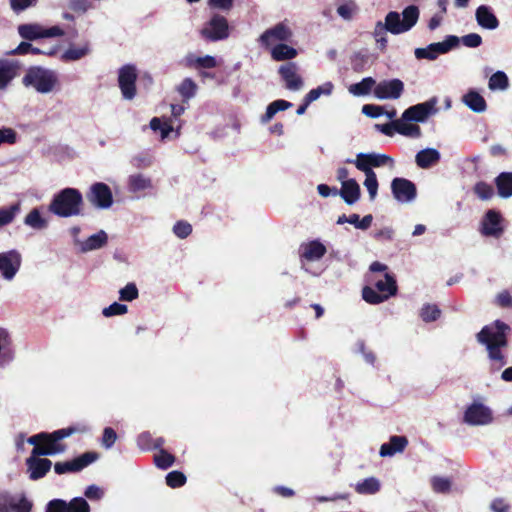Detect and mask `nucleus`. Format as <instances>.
I'll return each mask as SVG.
<instances>
[{
  "label": "nucleus",
  "mask_w": 512,
  "mask_h": 512,
  "mask_svg": "<svg viewBox=\"0 0 512 512\" xmlns=\"http://www.w3.org/2000/svg\"><path fill=\"white\" fill-rule=\"evenodd\" d=\"M201 35L209 41L224 40L229 37V25L227 19L215 14L207 25L201 30Z\"/></svg>",
  "instance_id": "f8f14e48"
},
{
  "label": "nucleus",
  "mask_w": 512,
  "mask_h": 512,
  "mask_svg": "<svg viewBox=\"0 0 512 512\" xmlns=\"http://www.w3.org/2000/svg\"><path fill=\"white\" fill-rule=\"evenodd\" d=\"M25 87H33L39 93H49L57 83V77L53 71L40 66L30 67L22 78Z\"/></svg>",
  "instance_id": "423d86ee"
},
{
  "label": "nucleus",
  "mask_w": 512,
  "mask_h": 512,
  "mask_svg": "<svg viewBox=\"0 0 512 512\" xmlns=\"http://www.w3.org/2000/svg\"><path fill=\"white\" fill-rule=\"evenodd\" d=\"M117 440V433L111 427H106L103 430L101 444L106 449H110Z\"/></svg>",
  "instance_id": "bf43d9fd"
},
{
  "label": "nucleus",
  "mask_w": 512,
  "mask_h": 512,
  "mask_svg": "<svg viewBox=\"0 0 512 512\" xmlns=\"http://www.w3.org/2000/svg\"><path fill=\"white\" fill-rule=\"evenodd\" d=\"M440 160V153L434 148H426L416 154L415 161L418 167L427 169Z\"/></svg>",
  "instance_id": "cd10ccee"
},
{
  "label": "nucleus",
  "mask_w": 512,
  "mask_h": 512,
  "mask_svg": "<svg viewBox=\"0 0 512 512\" xmlns=\"http://www.w3.org/2000/svg\"><path fill=\"white\" fill-rule=\"evenodd\" d=\"M380 488V481L375 477H369L358 482L355 486V491L360 495H373L379 492Z\"/></svg>",
  "instance_id": "72a5a7b5"
},
{
  "label": "nucleus",
  "mask_w": 512,
  "mask_h": 512,
  "mask_svg": "<svg viewBox=\"0 0 512 512\" xmlns=\"http://www.w3.org/2000/svg\"><path fill=\"white\" fill-rule=\"evenodd\" d=\"M437 103V97H432L423 103L410 106L403 112L402 119L404 121L424 122L430 115L438 112Z\"/></svg>",
  "instance_id": "9b49d317"
},
{
  "label": "nucleus",
  "mask_w": 512,
  "mask_h": 512,
  "mask_svg": "<svg viewBox=\"0 0 512 512\" xmlns=\"http://www.w3.org/2000/svg\"><path fill=\"white\" fill-rule=\"evenodd\" d=\"M393 159L386 154L359 153L354 164L356 168L364 173H371L373 167H381L386 164L393 165Z\"/></svg>",
  "instance_id": "dca6fc26"
},
{
  "label": "nucleus",
  "mask_w": 512,
  "mask_h": 512,
  "mask_svg": "<svg viewBox=\"0 0 512 512\" xmlns=\"http://www.w3.org/2000/svg\"><path fill=\"white\" fill-rule=\"evenodd\" d=\"M17 141V133L12 128L0 129V146L4 143L15 144Z\"/></svg>",
  "instance_id": "338daca9"
},
{
  "label": "nucleus",
  "mask_w": 512,
  "mask_h": 512,
  "mask_svg": "<svg viewBox=\"0 0 512 512\" xmlns=\"http://www.w3.org/2000/svg\"><path fill=\"white\" fill-rule=\"evenodd\" d=\"M290 107H292V103L287 100H275L267 106L266 112L261 117V121L263 123H267L275 116L277 112L284 111Z\"/></svg>",
  "instance_id": "4c0bfd02"
},
{
  "label": "nucleus",
  "mask_w": 512,
  "mask_h": 512,
  "mask_svg": "<svg viewBox=\"0 0 512 512\" xmlns=\"http://www.w3.org/2000/svg\"><path fill=\"white\" fill-rule=\"evenodd\" d=\"M139 296L138 288L135 283H128L119 291V299L121 301H133Z\"/></svg>",
  "instance_id": "3c124183"
},
{
  "label": "nucleus",
  "mask_w": 512,
  "mask_h": 512,
  "mask_svg": "<svg viewBox=\"0 0 512 512\" xmlns=\"http://www.w3.org/2000/svg\"><path fill=\"white\" fill-rule=\"evenodd\" d=\"M404 91V83L397 78L391 80H383L376 84L373 93L376 98L384 99H398Z\"/></svg>",
  "instance_id": "a211bd4d"
},
{
  "label": "nucleus",
  "mask_w": 512,
  "mask_h": 512,
  "mask_svg": "<svg viewBox=\"0 0 512 512\" xmlns=\"http://www.w3.org/2000/svg\"><path fill=\"white\" fill-rule=\"evenodd\" d=\"M475 15L478 25L482 28L493 30L499 26V20L488 6H479Z\"/></svg>",
  "instance_id": "b1692460"
},
{
  "label": "nucleus",
  "mask_w": 512,
  "mask_h": 512,
  "mask_svg": "<svg viewBox=\"0 0 512 512\" xmlns=\"http://www.w3.org/2000/svg\"><path fill=\"white\" fill-rule=\"evenodd\" d=\"M338 194L342 197L346 204L352 205L360 198V186L355 179L346 180V182L342 184Z\"/></svg>",
  "instance_id": "5701e85b"
},
{
  "label": "nucleus",
  "mask_w": 512,
  "mask_h": 512,
  "mask_svg": "<svg viewBox=\"0 0 512 512\" xmlns=\"http://www.w3.org/2000/svg\"><path fill=\"white\" fill-rule=\"evenodd\" d=\"M509 86V79L503 71H497L491 75L488 87L490 90H505Z\"/></svg>",
  "instance_id": "79ce46f5"
},
{
  "label": "nucleus",
  "mask_w": 512,
  "mask_h": 512,
  "mask_svg": "<svg viewBox=\"0 0 512 512\" xmlns=\"http://www.w3.org/2000/svg\"><path fill=\"white\" fill-rule=\"evenodd\" d=\"M332 87L331 83H327L325 86H319L312 89L305 95L304 100L310 105V103L317 100L321 94H330Z\"/></svg>",
  "instance_id": "603ef678"
},
{
  "label": "nucleus",
  "mask_w": 512,
  "mask_h": 512,
  "mask_svg": "<svg viewBox=\"0 0 512 512\" xmlns=\"http://www.w3.org/2000/svg\"><path fill=\"white\" fill-rule=\"evenodd\" d=\"M108 242V236L105 231L100 230L99 232L88 237L81 246L83 252L97 250L104 247Z\"/></svg>",
  "instance_id": "473e14b6"
},
{
  "label": "nucleus",
  "mask_w": 512,
  "mask_h": 512,
  "mask_svg": "<svg viewBox=\"0 0 512 512\" xmlns=\"http://www.w3.org/2000/svg\"><path fill=\"white\" fill-rule=\"evenodd\" d=\"M463 102L467 105L473 112L482 113L487 108V103L484 97L475 90L468 91L463 96Z\"/></svg>",
  "instance_id": "c85d7f7f"
},
{
  "label": "nucleus",
  "mask_w": 512,
  "mask_h": 512,
  "mask_svg": "<svg viewBox=\"0 0 512 512\" xmlns=\"http://www.w3.org/2000/svg\"><path fill=\"white\" fill-rule=\"evenodd\" d=\"M419 14V8L415 5H410L403 10L402 20L398 12L390 11L385 17V24L382 25L381 22H378L376 30L378 28L381 30L386 29L395 35L407 32L417 23Z\"/></svg>",
  "instance_id": "39448f33"
},
{
  "label": "nucleus",
  "mask_w": 512,
  "mask_h": 512,
  "mask_svg": "<svg viewBox=\"0 0 512 512\" xmlns=\"http://www.w3.org/2000/svg\"><path fill=\"white\" fill-rule=\"evenodd\" d=\"M375 86V79L372 77H366L360 82L350 85L348 90L354 96H365L368 95Z\"/></svg>",
  "instance_id": "c9c22d12"
},
{
  "label": "nucleus",
  "mask_w": 512,
  "mask_h": 512,
  "mask_svg": "<svg viewBox=\"0 0 512 512\" xmlns=\"http://www.w3.org/2000/svg\"><path fill=\"white\" fill-rule=\"evenodd\" d=\"M150 128L153 131H160L162 139L168 137L170 132L173 130V127L169 123H162L161 120L157 117H154L150 121Z\"/></svg>",
  "instance_id": "5fc2aeb1"
},
{
  "label": "nucleus",
  "mask_w": 512,
  "mask_h": 512,
  "mask_svg": "<svg viewBox=\"0 0 512 512\" xmlns=\"http://www.w3.org/2000/svg\"><path fill=\"white\" fill-rule=\"evenodd\" d=\"M68 7L75 13L84 14L93 7L91 0H70Z\"/></svg>",
  "instance_id": "6e6d98bb"
},
{
  "label": "nucleus",
  "mask_w": 512,
  "mask_h": 512,
  "mask_svg": "<svg viewBox=\"0 0 512 512\" xmlns=\"http://www.w3.org/2000/svg\"><path fill=\"white\" fill-rule=\"evenodd\" d=\"M510 330L508 324L501 320H495L492 324L484 326L476 335L477 341L485 345L489 359L498 362L500 366L507 363L501 349L508 346L507 334Z\"/></svg>",
  "instance_id": "f257e3e1"
},
{
  "label": "nucleus",
  "mask_w": 512,
  "mask_h": 512,
  "mask_svg": "<svg viewBox=\"0 0 512 512\" xmlns=\"http://www.w3.org/2000/svg\"><path fill=\"white\" fill-rule=\"evenodd\" d=\"M186 480V476L181 471H171L166 475V484L171 488L182 487Z\"/></svg>",
  "instance_id": "8fccbe9b"
},
{
  "label": "nucleus",
  "mask_w": 512,
  "mask_h": 512,
  "mask_svg": "<svg viewBox=\"0 0 512 512\" xmlns=\"http://www.w3.org/2000/svg\"><path fill=\"white\" fill-rule=\"evenodd\" d=\"M36 3L37 0H10V7L14 13L19 14Z\"/></svg>",
  "instance_id": "e2e57ef3"
},
{
  "label": "nucleus",
  "mask_w": 512,
  "mask_h": 512,
  "mask_svg": "<svg viewBox=\"0 0 512 512\" xmlns=\"http://www.w3.org/2000/svg\"><path fill=\"white\" fill-rule=\"evenodd\" d=\"M408 445V439L405 436H391L388 443H384L380 447V455L382 457L393 456L398 452L404 451Z\"/></svg>",
  "instance_id": "393cba45"
},
{
  "label": "nucleus",
  "mask_w": 512,
  "mask_h": 512,
  "mask_svg": "<svg viewBox=\"0 0 512 512\" xmlns=\"http://www.w3.org/2000/svg\"><path fill=\"white\" fill-rule=\"evenodd\" d=\"M90 51L89 45L85 44L81 47L70 46L61 56L64 62L77 61L85 57Z\"/></svg>",
  "instance_id": "a19ab883"
},
{
  "label": "nucleus",
  "mask_w": 512,
  "mask_h": 512,
  "mask_svg": "<svg viewBox=\"0 0 512 512\" xmlns=\"http://www.w3.org/2000/svg\"><path fill=\"white\" fill-rule=\"evenodd\" d=\"M151 186V179L143 174L130 175L128 178V189L130 192L136 193L151 188Z\"/></svg>",
  "instance_id": "58836bf2"
},
{
  "label": "nucleus",
  "mask_w": 512,
  "mask_h": 512,
  "mask_svg": "<svg viewBox=\"0 0 512 512\" xmlns=\"http://www.w3.org/2000/svg\"><path fill=\"white\" fill-rule=\"evenodd\" d=\"M372 221L373 216L371 214H367L362 219H360V216L354 213L349 216H346L345 214L340 215L336 223L339 225L349 223L354 225L355 228L357 229L367 230L368 228H370Z\"/></svg>",
  "instance_id": "bb28decb"
},
{
  "label": "nucleus",
  "mask_w": 512,
  "mask_h": 512,
  "mask_svg": "<svg viewBox=\"0 0 512 512\" xmlns=\"http://www.w3.org/2000/svg\"><path fill=\"white\" fill-rule=\"evenodd\" d=\"M86 431L87 427L82 425L69 426L53 431L52 433L43 432L44 437L41 440V446L39 448H33L32 454L34 456H46L63 453L66 450V445L60 442L62 439L74 433H84Z\"/></svg>",
  "instance_id": "7ed1b4c3"
},
{
  "label": "nucleus",
  "mask_w": 512,
  "mask_h": 512,
  "mask_svg": "<svg viewBox=\"0 0 512 512\" xmlns=\"http://www.w3.org/2000/svg\"><path fill=\"white\" fill-rule=\"evenodd\" d=\"M480 232L487 237L500 238L504 233L501 213L494 209L488 210L482 218Z\"/></svg>",
  "instance_id": "4468645a"
},
{
  "label": "nucleus",
  "mask_w": 512,
  "mask_h": 512,
  "mask_svg": "<svg viewBox=\"0 0 512 512\" xmlns=\"http://www.w3.org/2000/svg\"><path fill=\"white\" fill-rule=\"evenodd\" d=\"M459 39L464 46L469 48H477L482 44V37L477 33H470Z\"/></svg>",
  "instance_id": "0e129e2a"
},
{
  "label": "nucleus",
  "mask_w": 512,
  "mask_h": 512,
  "mask_svg": "<svg viewBox=\"0 0 512 512\" xmlns=\"http://www.w3.org/2000/svg\"><path fill=\"white\" fill-rule=\"evenodd\" d=\"M391 192L398 202H411L417 196L416 185L409 179L396 177L391 182Z\"/></svg>",
  "instance_id": "f3484780"
},
{
  "label": "nucleus",
  "mask_w": 512,
  "mask_h": 512,
  "mask_svg": "<svg viewBox=\"0 0 512 512\" xmlns=\"http://www.w3.org/2000/svg\"><path fill=\"white\" fill-rule=\"evenodd\" d=\"M498 195L502 198L512 196V172H501L495 178Z\"/></svg>",
  "instance_id": "2f4dec72"
},
{
  "label": "nucleus",
  "mask_w": 512,
  "mask_h": 512,
  "mask_svg": "<svg viewBox=\"0 0 512 512\" xmlns=\"http://www.w3.org/2000/svg\"><path fill=\"white\" fill-rule=\"evenodd\" d=\"M408 121L396 120V132L407 137L418 138L421 136V129L418 125L407 123Z\"/></svg>",
  "instance_id": "ea45409f"
},
{
  "label": "nucleus",
  "mask_w": 512,
  "mask_h": 512,
  "mask_svg": "<svg viewBox=\"0 0 512 512\" xmlns=\"http://www.w3.org/2000/svg\"><path fill=\"white\" fill-rule=\"evenodd\" d=\"M83 205L82 193L76 188L67 187L53 195L48 211L58 217L68 218L81 215Z\"/></svg>",
  "instance_id": "f03ea898"
},
{
  "label": "nucleus",
  "mask_w": 512,
  "mask_h": 512,
  "mask_svg": "<svg viewBox=\"0 0 512 512\" xmlns=\"http://www.w3.org/2000/svg\"><path fill=\"white\" fill-rule=\"evenodd\" d=\"M20 211V203H15L9 208L0 209V228L4 225L11 223L16 214Z\"/></svg>",
  "instance_id": "c03bdc74"
},
{
  "label": "nucleus",
  "mask_w": 512,
  "mask_h": 512,
  "mask_svg": "<svg viewBox=\"0 0 512 512\" xmlns=\"http://www.w3.org/2000/svg\"><path fill=\"white\" fill-rule=\"evenodd\" d=\"M57 52L56 47H52L49 49H40L38 47H34L29 42H21L15 49L7 52L8 55H26V54H34V55H48V56H54Z\"/></svg>",
  "instance_id": "a878e982"
},
{
  "label": "nucleus",
  "mask_w": 512,
  "mask_h": 512,
  "mask_svg": "<svg viewBox=\"0 0 512 512\" xmlns=\"http://www.w3.org/2000/svg\"><path fill=\"white\" fill-rule=\"evenodd\" d=\"M271 57L274 61H288L294 59L298 52L292 46L285 43H279L271 48Z\"/></svg>",
  "instance_id": "7c9ffc66"
},
{
  "label": "nucleus",
  "mask_w": 512,
  "mask_h": 512,
  "mask_svg": "<svg viewBox=\"0 0 512 512\" xmlns=\"http://www.w3.org/2000/svg\"><path fill=\"white\" fill-rule=\"evenodd\" d=\"M364 174H365L364 186L366 187V189L369 193L370 200H374L377 195L378 186H379L377 176H376L375 172L364 173Z\"/></svg>",
  "instance_id": "09e8293b"
},
{
  "label": "nucleus",
  "mask_w": 512,
  "mask_h": 512,
  "mask_svg": "<svg viewBox=\"0 0 512 512\" xmlns=\"http://www.w3.org/2000/svg\"><path fill=\"white\" fill-rule=\"evenodd\" d=\"M67 502L63 499H52L45 507V512H68Z\"/></svg>",
  "instance_id": "680f3d73"
},
{
  "label": "nucleus",
  "mask_w": 512,
  "mask_h": 512,
  "mask_svg": "<svg viewBox=\"0 0 512 512\" xmlns=\"http://www.w3.org/2000/svg\"><path fill=\"white\" fill-rule=\"evenodd\" d=\"M26 465L31 480L43 478L51 469L52 462L47 458H39V456H31L26 459Z\"/></svg>",
  "instance_id": "412c9836"
},
{
  "label": "nucleus",
  "mask_w": 512,
  "mask_h": 512,
  "mask_svg": "<svg viewBox=\"0 0 512 512\" xmlns=\"http://www.w3.org/2000/svg\"><path fill=\"white\" fill-rule=\"evenodd\" d=\"M278 73L285 83V87L292 91H297L303 86V79L299 74V67L295 62H287L281 65Z\"/></svg>",
  "instance_id": "6ab92c4d"
},
{
  "label": "nucleus",
  "mask_w": 512,
  "mask_h": 512,
  "mask_svg": "<svg viewBox=\"0 0 512 512\" xmlns=\"http://www.w3.org/2000/svg\"><path fill=\"white\" fill-rule=\"evenodd\" d=\"M196 91L197 85L191 78H185L178 87V92L185 100L192 98Z\"/></svg>",
  "instance_id": "49530a36"
},
{
  "label": "nucleus",
  "mask_w": 512,
  "mask_h": 512,
  "mask_svg": "<svg viewBox=\"0 0 512 512\" xmlns=\"http://www.w3.org/2000/svg\"><path fill=\"white\" fill-rule=\"evenodd\" d=\"M33 503L22 495L18 500L14 499L13 511L15 512H31Z\"/></svg>",
  "instance_id": "69168bd1"
},
{
  "label": "nucleus",
  "mask_w": 512,
  "mask_h": 512,
  "mask_svg": "<svg viewBox=\"0 0 512 512\" xmlns=\"http://www.w3.org/2000/svg\"><path fill=\"white\" fill-rule=\"evenodd\" d=\"M17 69V62L0 60V89L6 88L9 82L16 76Z\"/></svg>",
  "instance_id": "c756f323"
},
{
  "label": "nucleus",
  "mask_w": 512,
  "mask_h": 512,
  "mask_svg": "<svg viewBox=\"0 0 512 512\" xmlns=\"http://www.w3.org/2000/svg\"><path fill=\"white\" fill-rule=\"evenodd\" d=\"M441 314V310L436 305H424L420 311V316L424 322L436 321Z\"/></svg>",
  "instance_id": "de8ad7c7"
},
{
  "label": "nucleus",
  "mask_w": 512,
  "mask_h": 512,
  "mask_svg": "<svg viewBox=\"0 0 512 512\" xmlns=\"http://www.w3.org/2000/svg\"><path fill=\"white\" fill-rule=\"evenodd\" d=\"M68 512H90L88 502L82 497H75L67 502Z\"/></svg>",
  "instance_id": "864d4df0"
},
{
  "label": "nucleus",
  "mask_w": 512,
  "mask_h": 512,
  "mask_svg": "<svg viewBox=\"0 0 512 512\" xmlns=\"http://www.w3.org/2000/svg\"><path fill=\"white\" fill-rule=\"evenodd\" d=\"M89 203L99 209H108L113 204V194L110 187L103 182L92 184L86 193Z\"/></svg>",
  "instance_id": "9d476101"
},
{
  "label": "nucleus",
  "mask_w": 512,
  "mask_h": 512,
  "mask_svg": "<svg viewBox=\"0 0 512 512\" xmlns=\"http://www.w3.org/2000/svg\"><path fill=\"white\" fill-rule=\"evenodd\" d=\"M293 36L292 30L283 22L276 24L275 26L265 30L260 38L259 42L265 48H270L275 42H288Z\"/></svg>",
  "instance_id": "2eb2a0df"
},
{
  "label": "nucleus",
  "mask_w": 512,
  "mask_h": 512,
  "mask_svg": "<svg viewBox=\"0 0 512 512\" xmlns=\"http://www.w3.org/2000/svg\"><path fill=\"white\" fill-rule=\"evenodd\" d=\"M463 419L472 426L487 425L493 421V414L489 407L474 402L466 408Z\"/></svg>",
  "instance_id": "ddd939ff"
},
{
  "label": "nucleus",
  "mask_w": 512,
  "mask_h": 512,
  "mask_svg": "<svg viewBox=\"0 0 512 512\" xmlns=\"http://www.w3.org/2000/svg\"><path fill=\"white\" fill-rule=\"evenodd\" d=\"M496 304L501 308L512 307V296L507 290H503L496 297Z\"/></svg>",
  "instance_id": "774afa93"
},
{
  "label": "nucleus",
  "mask_w": 512,
  "mask_h": 512,
  "mask_svg": "<svg viewBox=\"0 0 512 512\" xmlns=\"http://www.w3.org/2000/svg\"><path fill=\"white\" fill-rule=\"evenodd\" d=\"M326 252V247L318 240L302 244L300 248V256L307 261L319 260L326 254Z\"/></svg>",
  "instance_id": "4be33fe9"
},
{
  "label": "nucleus",
  "mask_w": 512,
  "mask_h": 512,
  "mask_svg": "<svg viewBox=\"0 0 512 512\" xmlns=\"http://www.w3.org/2000/svg\"><path fill=\"white\" fill-rule=\"evenodd\" d=\"M175 462V457L164 449H160L159 453L154 456L155 465L163 470L171 467Z\"/></svg>",
  "instance_id": "37998d69"
},
{
  "label": "nucleus",
  "mask_w": 512,
  "mask_h": 512,
  "mask_svg": "<svg viewBox=\"0 0 512 512\" xmlns=\"http://www.w3.org/2000/svg\"><path fill=\"white\" fill-rule=\"evenodd\" d=\"M474 193L481 200H489L494 196V188L491 184H488L484 181H479L475 184Z\"/></svg>",
  "instance_id": "a18cd8bd"
},
{
  "label": "nucleus",
  "mask_w": 512,
  "mask_h": 512,
  "mask_svg": "<svg viewBox=\"0 0 512 512\" xmlns=\"http://www.w3.org/2000/svg\"><path fill=\"white\" fill-rule=\"evenodd\" d=\"M98 458L99 454L97 452L88 451L70 461L56 462L54 464V471L58 475L76 473L95 462Z\"/></svg>",
  "instance_id": "1a4fd4ad"
},
{
  "label": "nucleus",
  "mask_w": 512,
  "mask_h": 512,
  "mask_svg": "<svg viewBox=\"0 0 512 512\" xmlns=\"http://www.w3.org/2000/svg\"><path fill=\"white\" fill-rule=\"evenodd\" d=\"M19 35L28 41L43 38V27L39 24H22L18 27Z\"/></svg>",
  "instance_id": "f704fd0d"
},
{
  "label": "nucleus",
  "mask_w": 512,
  "mask_h": 512,
  "mask_svg": "<svg viewBox=\"0 0 512 512\" xmlns=\"http://www.w3.org/2000/svg\"><path fill=\"white\" fill-rule=\"evenodd\" d=\"M460 39L455 35H448L443 42L431 43L425 48H416L417 59L435 60L439 55L449 52L459 45Z\"/></svg>",
  "instance_id": "0eeeda50"
},
{
  "label": "nucleus",
  "mask_w": 512,
  "mask_h": 512,
  "mask_svg": "<svg viewBox=\"0 0 512 512\" xmlns=\"http://www.w3.org/2000/svg\"><path fill=\"white\" fill-rule=\"evenodd\" d=\"M24 224L35 230H43L48 227V221L41 216V213L38 208H33L25 216Z\"/></svg>",
  "instance_id": "e433bc0d"
},
{
  "label": "nucleus",
  "mask_w": 512,
  "mask_h": 512,
  "mask_svg": "<svg viewBox=\"0 0 512 512\" xmlns=\"http://www.w3.org/2000/svg\"><path fill=\"white\" fill-rule=\"evenodd\" d=\"M173 232L180 239H185L192 233V226L190 223L180 220L174 224Z\"/></svg>",
  "instance_id": "4d7b16f0"
},
{
  "label": "nucleus",
  "mask_w": 512,
  "mask_h": 512,
  "mask_svg": "<svg viewBox=\"0 0 512 512\" xmlns=\"http://www.w3.org/2000/svg\"><path fill=\"white\" fill-rule=\"evenodd\" d=\"M367 281L374 285V287L367 285L362 289V298L369 304H380L397 294V283L395 277L390 273L384 274V280H375L369 276Z\"/></svg>",
  "instance_id": "20e7f679"
},
{
  "label": "nucleus",
  "mask_w": 512,
  "mask_h": 512,
  "mask_svg": "<svg viewBox=\"0 0 512 512\" xmlns=\"http://www.w3.org/2000/svg\"><path fill=\"white\" fill-rule=\"evenodd\" d=\"M21 266V255L16 250L0 253V272L4 279L12 280Z\"/></svg>",
  "instance_id": "aec40b11"
},
{
  "label": "nucleus",
  "mask_w": 512,
  "mask_h": 512,
  "mask_svg": "<svg viewBox=\"0 0 512 512\" xmlns=\"http://www.w3.org/2000/svg\"><path fill=\"white\" fill-rule=\"evenodd\" d=\"M128 308L125 304H120L118 302H114L108 307L104 308L102 313L105 317H112L116 315H123L127 313Z\"/></svg>",
  "instance_id": "13d9d810"
},
{
  "label": "nucleus",
  "mask_w": 512,
  "mask_h": 512,
  "mask_svg": "<svg viewBox=\"0 0 512 512\" xmlns=\"http://www.w3.org/2000/svg\"><path fill=\"white\" fill-rule=\"evenodd\" d=\"M137 69L132 64L122 66L118 71V85L124 99L132 100L136 94Z\"/></svg>",
  "instance_id": "6e6552de"
},
{
  "label": "nucleus",
  "mask_w": 512,
  "mask_h": 512,
  "mask_svg": "<svg viewBox=\"0 0 512 512\" xmlns=\"http://www.w3.org/2000/svg\"><path fill=\"white\" fill-rule=\"evenodd\" d=\"M432 488L437 493H447L450 491L451 482L447 478L434 477L432 479Z\"/></svg>",
  "instance_id": "052dcab7"
}]
</instances>
